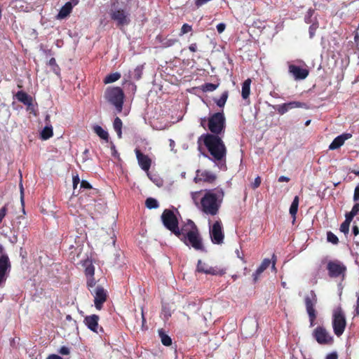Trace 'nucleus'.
<instances>
[{"instance_id": "dca6fc26", "label": "nucleus", "mask_w": 359, "mask_h": 359, "mask_svg": "<svg viewBox=\"0 0 359 359\" xmlns=\"http://www.w3.org/2000/svg\"><path fill=\"white\" fill-rule=\"evenodd\" d=\"M217 178V176L212 172L206 170H197L196 175L194 177V182H204L207 183H212Z\"/></svg>"}, {"instance_id": "ddd939ff", "label": "nucleus", "mask_w": 359, "mask_h": 359, "mask_svg": "<svg viewBox=\"0 0 359 359\" xmlns=\"http://www.w3.org/2000/svg\"><path fill=\"white\" fill-rule=\"evenodd\" d=\"M276 257L273 254L272 256V261H271L269 259H264L260 266L257 268L256 271L252 274V278L254 282L257 281L259 279L260 275L270 266L271 264V269L276 272Z\"/></svg>"}, {"instance_id": "cd10ccee", "label": "nucleus", "mask_w": 359, "mask_h": 359, "mask_svg": "<svg viewBox=\"0 0 359 359\" xmlns=\"http://www.w3.org/2000/svg\"><path fill=\"white\" fill-rule=\"evenodd\" d=\"M158 334L161 338V343L166 346H170L172 344L171 338L166 334L162 330H158Z\"/></svg>"}, {"instance_id": "052dcab7", "label": "nucleus", "mask_w": 359, "mask_h": 359, "mask_svg": "<svg viewBox=\"0 0 359 359\" xmlns=\"http://www.w3.org/2000/svg\"><path fill=\"white\" fill-rule=\"evenodd\" d=\"M289 181H290V178L286 176H280L278 178V182H287Z\"/></svg>"}, {"instance_id": "f8f14e48", "label": "nucleus", "mask_w": 359, "mask_h": 359, "mask_svg": "<svg viewBox=\"0 0 359 359\" xmlns=\"http://www.w3.org/2000/svg\"><path fill=\"white\" fill-rule=\"evenodd\" d=\"M210 236L214 244L219 245L223 243L224 234L220 221H216L212 226H210Z\"/></svg>"}, {"instance_id": "20e7f679", "label": "nucleus", "mask_w": 359, "mask_h": 359, "mask_svg": "<svg viewBox=\"0 0 359 359\" xmlns=\"http://www.w3.org/2000/svg\"><path fill=\"white\" fill-rule=\"evenodd\" d=\"M226 118L222 112H217L210 116L208 118L207 126L210 131L219 136L224 133Z\"/></svg>"}, {"instance_id": "4d7b16f0", "label": "nucleus", "mask_w": 359, "mask_h": 359, "mask_svg": "<svg viewBox=\"0 0 359 359\" xmlns=\"http://www.w3.org/2000/svg\"><path fill=\"white\" fill-rule=\"evenodd\" d=\"M313 13V10H311V9H309V10L308 11V12H307V15H306V16L305 17V20H306V22H308V23H309V22H310V21H309V18L312 16Z\"/></svg>"}, {"instance_id": "aec40b11", "label": "nucleus", "mask_w": 359, "mask_h": 359, "mask_svg": "<svg viewBox=\"0 0 359 359\" xmlns=\"http://www.w3.org/2000/svg\"><path fill=\"white\" fill-rule=\"evenodd\" d=\"M351 134L344 133L335 137L329 146L330 150H334L342 146L344 142L351 137Z\"/></svg>"}, {"instance_id": "c756f323", "label": "nucleus", "mask_w": 359, "mask_h": 359, "mask_svg": "<svg viewBox=\"0 0 359 359\" xmlns=\"http://www.w3.org/2000/svg\"><path fill=\"white\" fill-rule=\"evenodd\" d=\"M298 206H299V197L295 196L293 199V201L292 202V204L290 208V214L295 217L297 210H298Z\"/></svg>"}, {"instance_id": "423d86ee", "label": "nucleus", "mask_w": 359, "mask_h": 359, "mask_svg": "<svg viewBox=\"0 0 359 359\" xmlns=\"http://www.w3.org/2000/svg\"><path fill=\"white\" fill-rule=\"evenodd\" d=\"M332 323L334 334L340 337L344 333L346 325L345 314L340 307L334 309Z\"/></svg>"}, {"instance_id": "393cba45", "label": "nucleus", "mask_w": 359, "mask_h": 359, "mask_svg": "<svg viewBox=\"0 0 359 359\" xmlns=\"http://www.w3.org/2000/svg\"><path fill=\"white\" fill-rule=\"evenodd\" d=\"M83 266L85 268L86 276H93L95 273V267L90 259H86L83 262Z\"/></svg>"}, {"instance_id": "de8ad7c7", "label": "nucleus", "mask_w": 359, "mask_h": 359, "mask_svg": "<svg viewBox=\"0 0 359 359\" xmlns=\"http://www.w3.org/2000/svg\"><path fill=\"white\" fill-rule=\"evenodd\" d=\"M6 212H7V209L5 206L1 208V210H0V223L2 222L3 219L5 217Z\"/></svg>"}, {"instance_id": "a211bd4d", "label": "nucleus", "mask_w": 359, "mask_h": 359, "mask_svg": "<svg viewBox=\"0 0 359 359\" xmlns=\"http://www.w3.org/2000/svg\"><path fill=\"white\" fill-rule=\"evenodd\" d=\"M135 151L139 165L149 176V170L151 167V160L148 156L143 154L139 149H136Z\"/></svg>"}, {"instance_id": "f03ea898", "label": "nucleus", "mask_w": 359, "mask_h": 359, "mask_svg": "<svg viewBox=\"0 0 359 359\" xmlns=\"http://www.w3.org/2000/svg\"><path fill=\"white\" fill-rule=\"evenodd\" d=\"M199 141L203 142L210 154L208 158L215 163V166L225 169L226 149L222 138L208 133L201 135Z\"/></svg>"}, {"instance_id": "1a4fd4ad", "label": "nucleus", "mask_w": 359, "mask_h": 359, "mask_svg": "<svg viewBox=\"0 0 359 359\" xmlns=\"http://www.w3.org/2000/svg\"><path fill=\"white\" fill-rule=\"evenodd\" d=\"M110 17L117 26H126L130 22V13L122 8L111 10Z\"/></svg>"}, {"instance_id": "4be33fe9", "label": "nucleus", "mask_w": 359, "mask_h": 359, "mask_svg": "<svg viewBox=\"0 0 359 359\" xmlns=\"http://www.w3.org/2000/svg\"><path fill=\"white\" fill-rule=\"evenodd\" d=\"M15 97L18 101L22 102L25 105H27L28 110H32V108H31L32 106V98L31 96L28 95L23 91H18L15 95Z\"/></svg>"}, {"instance_id": "4468645a", "label": "nucleus", "mask_w": 359, "mask_h": 359, "mask_svg": "<svg viewBox=\"0 0 359 359\" xmlns=\"http://www.w3.org/2000/svg\"><path fill=\"white\" fill-rule=\"evenodd\" d=\"M196 270L198 272L213 276H222L225 273L224 269L210 266L207 264L203 262L201 260L198 261Z\"/></svg>"}, {"instance_id": "f257e3e1", "label": "nucleus", "mask_w": 359, "mask_h": 359, "mask_svg": "<svg viewBox=\"0 0 359 359\" xmlns=\"http://www.w3.org/2000/svg\"><path fill=\"white\" fill-rule=\"evenodd\" d=\"M191 196L200 210L206 215L214 216L219 212L224 193L222 189L217 188L194 191L191 193Z\"/></svg>"}, {"instance_id": "f704fd0d", "label": "nucleus", "mask_w": 359, "mask_h": 359, "mask_svg": "<svg viewBox=\"0 0 359 359\" xmlns=\"http://www.w3.org/2000/svg\"><path fill=\"white\" fill-rule=\"evenodd\" d=\"M142 71H143V66L142 65L137 66L132 72V75H131L132 78H133L134 79H136V80H139L142 76Z\"/></svg>"}, {"instance_id": "2eb2a0df", "label": "nucleus", "mask_w": 359, "mask_h": 359, "mask_svg": "<svg viewBox=\"0 0 359 359\" xmlns=\"http://www.w3.org/2000/svg\"><path fill=\"white\" fill-rule=\"evenodd\" d=\"M94 304L97 309L100 310L103 303L107 300V291L97 285L93 290Z\"/></svg>"}, {"instance_id": "5fc2aeb1", "label": "nucleus", "mask_w": 359, "mask_h": 359, "mask_svg": "<svg viewBox=\"0 0 359 359\" xmlns=\"http://www.w3.org/2000/svg\"><path fill=\"white\" fill-rule=\"evenodd\" d=\"M20 201H21L22 205H24V189H23L22 184H20Z\"/></svg>"}, {"instance_id": "7c9ffc66", "label": "nucleus", "mask_w": 359, "mask_h": 359, "mask_svg": "<svg viewBox=\"0 0 359 359\" xmlns=\"http://www.w3.org/2000/svg\"><path fill=\"white\" fill-rule=\"evenodd\" d=\"M120 78L121 74L118 72H115L107 76L104 81L105 83H110L118 81Z\"/></svg>"}, {"instance_id": "680f3d73", "label": "nucleus", "mask_w": 359, "mask_h": 359, "mask_svg": "<svg viewBox=\"0 0 359 359\" xmlns=\"http://www.w3.org/2000/svg\"><path fill=\"white\" fill-rule=\"evenodd\" d=\"M189 49L191 51V52H196L197 50V46H196V43H191L189 46Z\"/></svg>"}, {"instance_id": "603ef678", "label": "nucleus", "mask_w": 359, "mask_h": 359, "mask_svg": "<svg viewBox=\"0 0 359 359\" xmlns=\"http://www.w3.org/2000/svg\"><path fill=\"white\" fill-rule=\"evenodd\" d=\"M325 359H338V355L336 352H332V353H328L326 355Z\"/></svg>"}, {"instance_id": "473e14b6", "label": "nucleus", "mask_w": 359, "mask_h": 359, "mask_svg": "<svg viewBox=\"0 0 359 359\" xmlns=\"http://www.w3.org/2000/svg\"><path fill=\"white\" fill-rule=\"evenodd\" d=\"M219 86V84H214L210 83H207L203 84L201 86V90L203 92H212L215 90Z\"/></svg>"}, {"instance_id": "a19ab883", "label": "nucleus", "mask_w": 359, "mask_h": 359, "mask_svg": "<svg viewBox=\"0 0 359 359\" xmlns=\"http://www.w3.org/2000/svg\"><path fill=\"white\" fill-rule=\"evenodd\" d=\"M349 222L344 221L340 226V231L344 233L345 235L348 234L349 231Z\"/></svg>"}, {"instance_id": "b1692460", "label": "nucleus", "mask_w": 359, "mask_h": 359, "mask_svg": "<svg viewBox=\"0 0 359 359\" xmlns=\"http://www.w3.org/2000/svg\"><path fill=\"white\" fill-rule=\"evenodd\" d=\"M251 82V79H248L243 83L241 95L244 100H246L249 97L250 93Z\"/></svg>"}, {"instance_id": "ea45409f", "label": "nucleus", "mask_w": 359, "mask_h": 359, "mask_svg": "<svg viewBox=\"0 0 359 359\" xmlns=\"http://www.w3.org/2000/svg\"><path fill=\"white\" fill-rule=\"evenodd\" d=\"M275 109L281 115L285 114L287 111H288V109L287 107L286 103L277 105L275 107Z\"/></svg>"}, {"instance_id": "49530a36", "label": "nucleus", "mask_w": 359, "mask_h": 359, "mask_svg": "<svg viewBox=\"0 0 359 359\" xmlns=\"http://www.w3.org/2000/svg\"><path fill=\"white\" fill-rule=\"evenodd\" d=\"M359 200V185L356 186L354 190L353 201L357 202Z\"/></svg>"}, {"instance_id": "bf43d9fd", "label": "nucleus", "mask_w": 359, "mask_h": 359, "mask_svg": "<svg viewBox=\"0 0 359 359\" xmlns=\"http://www.w3.org/2000/svg\"><path fill=\"white\" fill-rule=\"evenodd\" d=\"M46 359H63V358L58 355L51 354V355H48Z\"/></svg>"}, {"instance_id": "338daca9", "label": "nucleus", "mask_w": 359, "mask_h": 359, "mask_svg": "<svg viewBox=\"0 0 359 359\" xmlns=\"http://www.w3.org/2000/svg\"><path fill=\"white\" fill-rule=\"evenodd\" d=\"M170 147H171V149H173L175 147V142L172 140H170Z\"/></svg>"}, {"instance_id": "f3484780", "label": "nucleus", "mask_w": 359, "mask_h": 359, "mask_svg": "<svg viewBox=\"0 0 359 359\" xmlns=\"http://www.w3.org/2000/svg\"><path fill=\"white\" fill-rule=\"evenodd\" d=\"M11 269V263L7 255L0 257V284L5 282L8 273Z\"/></svg>"}, {"instance_id": "9d476101", "label": "nucleus", "mask_w": 359, "mask_h": 359, "mask_svg": "<svg viewBox=\"0 0 359 359\" xmlns=\"http://www.w3.org/2000/svg\"><path fill=\"white\" fill-rule=\"evenodd\" d=\"M313 336L321 345H330L333 342V337L323 327L318 326L313 332Z\"/></svg>"}, {"instance_id": "a878e982", "label": "nucleus", "mask_w": 359, "mask_h": 359, "mask_svg": "<svg viewBox=\"0 0 359 359\" xmlns=\"http://www.w3.org/2000/svg\"><path fill=\"white\" fill-rule=\"evenodd\" d=\"M53 135V127L51 125L46 126L41 132V138L43 140H48Z\"/></svg>"}, {"instance_id": "4c0bfd02", "label": "nucleus", "mask_w": 359, "mask_h": 359, "mask_svg": "<svg viewBox=\"0 0 359 359\" xmlns=\"http://www.w3.org/2000/svg\"><path fill=\"white\" fill-rule=\"evenodd\" d=\"M286 104H287L288 111L290 109H292L294 108H300V107H303L304 106V103L300 102H296V101L287 102V103H286Z\"/></svg>"}, {"instance_id": "69168bd1", "label": "nucleus", "mask_w": 359, "mask_h": 359, "mask_svg": "<svg viewBox=\"0 0 359 359\" xmlns=\"http://www.w3.org/2000/svg\"><path fill=\"white\" fill-rule=\"evenodd\" d=\"M236 254L239 259H241V260H244L243 257L241 255L238 250H236Z\"/></svg>"}, {"instance_id": "412c9836", "label": "nucleus", "mask_w": 359, "mask_h": 359, "mask_svg": "<svg viewBox=\"0 0 359 359\" xmlns=\"http://www.w3.org/2000/svg\"><path fill=\"white\" fill-rule=\"evenodd\" d=\"M98 320V316L91 315L85 318L84 323L90 330L97 332Z\"/></svg>"}, {"instance_id": "c85d7f7f", "label": "nucleus", "mask_w": 359, "mask_h": 359, "mask_svg": "<svg viewBox=\"0 0 359 359\" xmlns=\"http://www.w3.org/2000/svg\"><path fill=\"white\" fill-rule=\"evenodd\" d=\"M122 125L123 123L121 120L118 117H116L114 121L113 127L114 130L116 132L118 138L122 137Z\"/></svg>"}, {"instance_id": "3c124183", "label": "nucleus", "mask_w": 359, "mask_h": 359, "mask_svg": "<svg viewBox=\"0 0 359 359\" xmlns=\"http://www.w3.org/2000/svg\"><path fill=\"white\" fill-rule=\"evenodd\" d=\"M226 28V25L224 23H219L217 25V32L221 34L222 33Z\"/></svg>"}, {"instance_id": "6e6d98bb", "label": "nucleus", "mask_w": 359, "mask_h": 359, "mask_svg": "<svg viewBox=\"0 0 359 359\" xmlns=\"http://www.w3.org/2000/svg\"><path fill=\"white\" fill-rule=\"evenodd\" d=\"M355 217L354 215H351V212H348L346 215V219L345 221L346 222H348L349 223H351V222L352 221L353 218Z\"/></svg>"}, {"instance_id": "bb28decb", "label": "nucleus", "mask_w": 359, "mask_h": 359, "mask_svg": "<svg viewBox=\"0 0 359 359\" xmlns=\"http://www.w3.org/2000/svg\"><path fill=\"white\" fill-rule=\"evenodd\" d=\"M94 132L102 140H106L107 142L109 140V134L107 131L104 130L101 126H95L93 127Z\"/></svg>"}, {"instance_id": "39448f33", "label": "nucleus", "mask_w": 359, "mask_h": 359, "mask_svg": "<svg viewBox=\"0 0 359 359\" xmlns=\"http://www.w3.org/2000/svg\"><path fill=\"white\" fill-rule=\"evenodd\" d=\"M105 97L108 102L112 104L118 112H121L123 108L124 94L119 87L108 88L105 93Z\"/></svg>"}, {"instance_id": "e433bc0d", "label": "nucleus", "mask_w": 359, "mask_h": 359, "mask_svg": "<svg viewBox=\"0 0 359 359\" xmlns=\"http://www.w3.org/2000/svg\"><path fill=\"white\" fill-rule=\"evenodd\" d=\"M49 65L52 67V70L53 71V72L55 74L59 75L60 68H59L58 65L56 64V61H55V58L52 57L49 60Z\"/></svg>"}, {"instance_id": "7ed1b4c3", "label": "nucleus", "mask_w": 359, "mask_h": 359, "mask_svg": "<svg viewBox=\"0 0 359 359\" xmlns=\"http://www.w3.org/2000/svg\"><path fill=\"white\" fill-rule=\"evenodd\" d=\"M176 236L187 245H191L197 250H202L203 249L201 238L198 234L197 228L191 220H188L187 222L181 227L180 233Z\"/></svg>"}, {"instance_id": "79ce46f5", "label": "nucleus", "mask_w": 359, "mask_h": 359, "mask_svg": "<svg viewBox=\"0 0 359 359\" xmlns=\"http://www.w3.org/2000/svg\"><path fill=\"white\" fill-rule=\"evenodd\" d=\"M192 28L191 26L188 24H184L181 29V33L180 35H183L184 34H187L188 32H190L191 31Z\"/></svg>"}, {"instance_id": "c03bdc74", "label": "nucleus", "mask_w": 359, "mask_h": 359, "mask_svg": "<svg viewBox=\"0 0 359 359\" xmlns=\"http://www.w3.org/2000/svg\"><path fill=\"white\" fill-rule=\"evenodd\" d=\"M260 184H261V178H260V177L258 176L255 178L254 182L252 184L251 186H252V189H255L259 187Z\"/></svg>"}, {"instance_id": "37998d69", "label": "nucleus", "mask_w": 359, "mask_h": 359, "mask_svg": "<svg viewBox=\"0 0 359 359\" xmlns=\"http://www.w3.org/2000/svg\"><path fill=\"white\" fill-rule=\"evenodd\" d=\"M80 188L84 189H90L92 188V187L88 182L82 180L80 184Z\"/></svg>"}, {"instance_id": "e2e57ef3", "label": "nucleus", "mask_w": 359, "mask_h": 359, "mask_svg": "<svg viewBox=\"0 0 359 359\" xmlns=\"http://www.w3.org/2000/svg\"><path fill=\"white\" fill-rule=\"evenodd\" d=\"M353 233L355 236H357L359 234V228L357 226H354L353 227Z\"/></svg>"}, {"instance_id": "a18cd8bd", "label": "nucleus", "mask_w": 359, "mask_h": 359, "mask_svg": "<svg viewBox=\"0 0 359 359\" xmlns=\"http://www.w3.org/2000/svg\"><path fill=\"white\" fill-rule=\"evenodd\" d=\"M80 183V179L79 176L76 175L75 176H73V188H74V192L75 191V189L77 187V185Z\"/></svg>"}, {"instance_id": "9b49d317", "label": "nucleus", "mask_w": 359, "mask_h": 359, "mask_svg": "<svg viewBox=\"0 0 359 359\" xmlns=\"http://www.w3.org/2000/svg\"><path fill=\"white\" fill-rule=\"evenodd\" d=\"M327 269L330 277H341L344 278L345 276L346 267L339 261H332L328 262Z\"/></svg>"}, {"instance_id": "5701e85b", "label": "nucleus", "mask_w": 359, "mask_h": 359, "mask_svg": "<svg viewBox=\"0 0 359 359\" xmlns=\"http://www.w3.org/2000/svg\"><path fill=\"white\" fill-rule=\"evenodd\" d=\"M72 8H73V6H72V4L71 2L66 3L65 5L63 6L62 7V8L60 9V11L57 15V18L63 19V18H66L71 13Z\"/></svg>"}, {"instance_id": "2f4dec72", "label": "nucleus", "mask_w": 359, "mask_h": 359, "mask_svg": "<svg viewBox=\"0 0 359 359\" xmlns=\"http://www.w3.org/2000/svg\"><path fill=\"white\" fill-rule=\"evenodd\" d=\"M145 205L149 209H154L158 208L157 200L154 198H148L145 201Z\"/></svg>"}, {"instance_id": "6e6552de", "label": "nucleus", "mask_w": 359, "mask_h": 359, "mask_svg": "<svg viewBox=\"0 0 359 359\" xmlns=\"http://www.w3.org/2000/svg\"><path fill=\"white\" fill-rule=\"evenodd\" d=\"M161 219L164 226L168 229L175 235L180 233V229L178 227V222L172 211L165 210L161 215Z\"/></svg>"}, {"instance_id": "8fccbe9b", "label": "nucleus", "mask_w": 359, "mask_h": 359, "mask_svg": "<svg viewBox=\"0 0 359 359\" xmlns=\"http://www.w3.org/2000/svg\"><path fill=\"white\" fill-rule=\"evenodd\" d=\"M59 353L62 355H68L69 353V348L67 346H62L59 350Z\"/></svg>"}, {"instance_id": "72a5a7b5", "label": "nucleus", "mask_w": 359, "mask_h": 359, "mask_svg": "<svg viewBox=\"0 0 359 359\" xmlns=\"http://www.w3.org/2000/svg\"><path fill=\"white\" fill-rule=\"evenodd\" d=\"M227 98H228V92L224 91L222 94L220 98L215 100V102L218 107H223L226 102Z\"/></svg>"}, {"instance_id": "0e129e2a", "label": "nucleus", "mask_w": 359, "mask_h": 359, "mask_svg": "<svg viewBox=\"0 0 359 359\" xmlns=\"http://www.w3.org/2000/svg\"><path fill=\"white\" fill-rule=\"evenodd\" d=\"M355 313L357 315L359 314V296L358 297L357 304L355 306Z\"/></svg>"}, {"instance_id": "774afa93", "label": "nucleus", "mask_w": 359, "mask_h": 359, "mask_svg": "<svg viewBox=\"0 0 359 359\" xmlns=\"http://www.w3.org/2000/svg\"><path fill=\"white\" fill-rule=\"evenodd\" d=\"M74 5H76L79 0H71Z\"/></svg>"}, {"instance_id": "58836bf2", "label": "nucleus", "mask_w": 359, "mask_h": 359, "mask_svg": "<svg viewBox=\"0 0 359 359\" xmlns=\"http://www.w3.org/2000/svg\"><path fill=\"white\" fill-rule=\"evenodd\" d=\"M327 239L328 242L333 244H337L339 241L337 236L331 231L327 232Z\"/></svg>"}, {"instance_id": "6ab92c4d", "label": "nucleus", "mask_w": 359, "mask_h": 359, "mask_svg": "<svg viewBox=\"0 0 359 359\" xmlns=\"http://www.w3.org/2000/svg\"><path fill=\"white\" fill-rule=\"evenodd\" d=\"M289 73L293 76L295 80H302L309 75V71L306 69L302 68L297 65H289Z\"/></svg>"}, {"instance_id": "864d4df0", "label": "nucleus", "mask_w": 359, "mask_h": 359, "mask_svg": "<svg viewBox=\"0 0 359 359\" xmlns=\"http://www.w3.org/2000/svg\"><path fill=\"white\" fill-rule=\"evenodd\" d=\"M316 28L317 27L315 25H312L310 26L309 35L311 38H312L314 36Z\"/></svg>"}, {"instance_id": "0eeeda50", "label": "nucleus", "mask_w": 359, "mask_h": 359, "mask_svg": "<svg viewBox=\"0 0 359 359\" xmlns=\"http://www.w3.org/2000/svg\"><path fill=\"white\" fill-rule=\"evenodd\" d=\"M305 305L306 312L309 315L310 326L313 327L315 324L316 313L315 306L317 303V296L314 291L311 290L310 292L305 297Z\"/></svg>"}, {"instance_id": "09e8293b", "label": "nucleus", "mask_w": 359, "mask_h": 359, "mask_svg": "<svg viewBox=\"0 0 359 359\" xmlns=\"http://www.w3.org/2000/svg\"><path fill=\"white\" fill-rule=\"evenodd\" d=\"M358 212H359V203H356L352 208L351 212V215H354L355 216L358 213Z\"/></svg>"}, {"instance_id": "c9c22d12", "label": "nucleus", "mask_w": 359, "mask_h": 359, "mask_svg": "<svg viewBox=\"0 0 359 359\" xmlns=\"http://www.w3.org/2000/svg\"><path fill=\"white\" fill-rule=\"evenodd\" d=\"M87 277H88V279H87L88 288L89 291L90 292V293L93 294V290L96 287H95L96 282H95L93 276H87Z\"/></svg>"}, {"instance_id": "13d9d810", "label": "nucleus", "mask_w": 359, "mask_h": 359, "mask_svg": "<svg viewBox=\"0 0 359 359\" xmlns=\"http://www.w3.org/2000/svg\"><path fill=\"white\" fill-rule=\"evenodd\" d=\"M208 123V119L204 117L201 118V126L205 128H206V123Z\"/></svg>"}]
</instances>
